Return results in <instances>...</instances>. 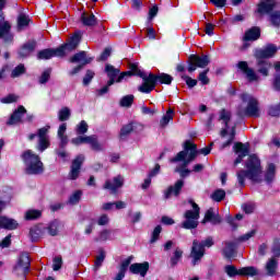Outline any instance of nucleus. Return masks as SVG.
<instances>
[{
    "instance_id": "0eeeda50",
    "label": "nucleus",
    "mask_w": 280,
    "mask_h": 280,
    "mask_svg": "<svg viewBox=\"0 0 280 280\" xmlns=\"http://www.w3.org/2000/svg\"><path fill=\"white\" fill-rule=\"evenodd\" d=\"M192 210H187L184 213L185 221L182 222V229H198V220H200V207L191 201Z\"/></svg>"
},
{
    "instance_id": "c9c22d12",
    "label": "nucleus",
    "mask_w": 280,
    "mask_h": 280,
    "mask_svg": "<svg viewBox=\"0 0 280 280\" xmlns=\"http://www.w3.org/2000/svg\"><path fill=\"white\" fill-rule=\"evenodd\" d=\"M276 175H277V166L272 163L268 164L265 173L266 183H272V180H275Z\"/></svg>"
},
{
    "instance_id": "72a5a7b5",
    "label": "nucleus",
    "mask_w": 280,
    "mask_h": 280,
    "mask_svg": "<svg viewBox=\"0 0 280 280\" xmlns=\"http://www.w3.org/2000/svg\"><path fill=\"white\" fill-rule=\"evenodd\" d=\"M18 32H23L30 23H32V20L30 19V15H25L24 13H20L18 16Z\"/></svg>"
},
{
    "instance_id": "6ab92c4d",
    "label": "nucleus",
    "mask_w": 280,
    "mask_h": 280,
    "mask_svg": "<svg viewBox=\"0 0 280 280\" xmlns=\"http://www.w3.org/2000/svg\"><path fill=\"white\" fill-rule=\"evenodd\" d=\"M27 113V109L23 105L19 106L18 109L11 115L7 126H16V124H21L23 121V115Z\"/></svg>"
},
{
    "instance_id": "6e6552de",
    "label": "nucleus",
    "mask_w": 280,
    "mask_h": 280,
    "mask_svg": "<svg viewBox=\"0 0 280 280\" xmlns=\"http://www.w3.org/2000/svg\"><path fill=\"white\" fill-rule=\"evenodd\" d=\"M48 132H49V130L47 128L43 127L37 130V135L31 133L28 136L30 141H34V139H36V137L38 138L37 145H36V150H38V152H45L47 150V148H49V145L51 144L49 142Z\"/></svg>"
},
{
    "instance_id": "5701e85b",
    "label": "nucleus",
    "mask_w": 280,
    "mask_h": 280,
    "mask_svg": "<svg viewBox=\"0 0 280 280\" xmlns=\"http://www.w3.org/2000/svg\"><path fill=\"white\" fill-rule=\"evenodd\" d=\"M277 5L275 0H262L258 4V13L259 14H270Z\"/></svg>"
},
{
    "instance_id": "412c9836",
    "label": "nucleus",
    "mask_w": 280,
    "mask_h": 280,
    "mask_svg": "<svg viewBox=\"0 0 280 280\" xmlns=\"http://www.w3.org/2000/svg\"><path fill=\"white\" fill-rule=\"evenodd\" d=\"M277 54V46L270 44L265 49L257 50L255 56L257 59L266 60V58H272Z\"/></svg>"
},
{
    "instance_id": "3c124183",
    "label": "nucleus",
    "mask_w": 280,
    "mask_h": 280,
    "mask_svg": "<svg viewBox=\"0 0 280 280\" xmlns=\"http://www.w3.org/2000/svg\"><path fill=\"white\" fill-rule=\"evenodd\" d=\"M90 141H91V136H79L72 139L71 143H73V145H82V143H90Z\"/></svg>"
},
{
    "instance_id": "680f3d73",
    "label": "nucleus",
    "mask_w": 280,
    "mask_h": 280,
    "mask_svg": "<svg viewBox=\"0 0 280 280\" xmlns=\"http://www.w3.org/2000/svg\"><path fill=\"white\" fill-rule=\"evenodd\" d=\"M60 268H62V256H56L52 259V270L58 271L60 270Z\"/></svg>"
},
{
    "instance_id": "4d7b16f0",
    "label": "nucleus",
    "mask_w": 280,
    "mask_h": 280,
    "mask_svg": "<svg viewBox=\"0 0 280 280\" xmlns=\"http://www.w3.org/2000/svg\"><path fill=\"white\" fill-rule=\"evenodd\" d=\"M268 115L270 117H279V115H280V104L269 106Z\"/></svg>"
},
{
    "instance_id": "79ce46f5",
    "label": "nucleus",
    "mask_w": 280,
    "mask_h": 280,
    "mask_svg": "<svg viewBox=\"0 0 280 280\" xmlns=\"http://www.w3.org/2000/svg\"><path fill=\"white\" fill-rule=\"evenodd\" d=\"M210 198L214 202H222V200L226 198V191H224V189H217L211 194Z\"/></svg>"
},
{
    "instance_id": "a878e982",
    "label": "nucleus",
    "mask_w": 280,
    "mask_h": 280,
    "mask_svg": "<svg viewBox=\"0 0 280 280\" xmlns=\"http://www.w3.org/2000/svg\"><path fill=\"white\" fill-rule=\"evenodd\" d=\"M0 229H5L7 231H14V229H19V222L8 217H0Z\"/></svg>"
},
{
    "instance_id": "603ef678",
    "label": "nucleus",
    "mask_w": 280,
    "mask_h": 280,
    "mask_svg": "<svg viewBox=\"0 0 280 280\" xmlns=\"http://www.w3.org/2000/svg\"><path fill=\"white\" fill-rule=\"evenodd\" d=\"M82 199V190L74 191L69 198V205H78Z\"/></svg>"
},
{
    "instance_id": "de8ad7c7",
    "label": "nucleus",
    "mask_w": 280,
    "mask_h": 280,
    "mask_svg": "<svg viewBox=\"0 0 280 280\" xmlns=\"http://www.w3.org/2000/svg\"><path fill=\"white\" fill-rule=\"evenodd\" d=\"M25 71H27L25 65L20 63L12 70L11 78H20V75L25 74Z\"/></svg>"
},
{
    "instance_id": "a18cd8bd",
    "label": "nucleus",
    "mask_w": 280,
    "mask_h": 280,
    "mask_svg": "<svg viewBox=\"0 0 280 280\" xmlns=\"http://www.w3.org/2000/svg\"><path fill=\"white\" fill-rule=\"evenodd\" d=\"M42 215L43 213L39 210H28L25 212L24 219L27 221L38 220Z\"/></svg>"
},
{
    "instance_id": "473e14b6",
    "label": "nucleus",
    "mask_w": 280,
    "mask_h": 280,
    "mask_svg": "<svg viewBox=\"0 0 280 280\" xmlns=\"http://www.w3.org/2000/svg\"><path fill=\"white\" fill-rule=\"evenodd\" d=\"M131 261L132 257H129L121 262L119 271L114 280H124V277H126V272L128 271V267L130 266Z\"/></svg>"
},
{
    "instance_id": "69168bd1",
    "label": "nucleus",
    "mask_w": 280,
    "mask_h": 280,
    "mask_svg": "<svg viewBox=\"0 0 280 280\" xmlns=\"http://www.w3.org/2000/svg\"><path fill=\"white\" fill-rule=\"evenodd\" d=\"M163 231V228L161 225H158L153 232L151 237V244H154L159 240V235H161V232Z\"/></svg>"
},
{
    "instance_id": "a19ab883",
    "label": "nucleus",
    "mask_w": 280,
    "mask_h": 280,
    "mask_svg": "<svg viewBox=\"0 0 280 280\" xmlns=\"http://www.w3.org/2000/svg\"><path fill=\"white\" fill-rule=\"evenodd\" d=\"M172 119H174V109L168 108L166 114L160 120V126L162 128H165V126H167V124H170L172 121Z\"/></svg>"
},
{
    "instance_id": "f257e3e1",
    "label": "nucleus",
    "mask_w": 280,
    "mask_h": 280,
    "mask_svg": "<svg viewBox=\"0 0 280 280\" xmlns=\"http://www.w3.org/2000/svg\"><path fill=\"white\" fill-rule=\"evenodd\" d=\"M246 171L241 170L236 173L238 185L244 187L246 185V178L252 183H262L264 168L261 167V160L255 154L248 156L245 163Z\"/></svg>"
},
{
    "instance_id": "9b49d317",
    "label": "nucleus",
    "mask_w": 280,
    "mask_h": 280,
    "mask_svg": "<svg viewBox=\"0 0 280 280\" xmlns=\"http://www.w3.org/2000/svg\"><path fill=\"white\" fill-rule=\"evenodd\" d=\"M11 31L12 24L5 21V16L0 15V38H2L4 43H12V40H14Z\"/></svg>"
},
{
    "instance_id": "49530a36",
    "label": "nucleus",
    "mask_w": 280,
    "mask_h": 280,
    "mask_svg": "<svg viewBox=\"0 0 280 280\" xmlns=\"http://www.w3.org/2000/svg\"><path fill=\"white\" fill-rule=\"evenodd\" d=\"M70 117H71V109H69V107H63L58 113L59 121H68Z\"/></svg>"
},
{
    "instance_id": "13d9d810",
    "label": "nucleus",
    "mask_w": 280,
    "mask_h": 280,
    "mask_svg": "<svg viewBox=\"0 0 280 280\" xmlns=\"http://www.w3.org/2000/svg\"><path fill=\"white\" fill-rule=\"evenodd\" d=\"M49 78H51V69L45 70L39 77V84H47L49 82Z\"/></svg>"
},
{
    "instance_id": "052dcab7",
    "label": "nucleus",
    "mask_w": 280,
    "mask_h": 280,
    "mask_svg": "<svg viewBox=\"0 0 280 280\" xmlns=\"http://www.w3.org/2000/svg\"><path fill=\"white\" fill-rule=\"evenodd\" d=\"M132 130H133L132 124L125 125L120 129V139H124L125 137H128V135H130V132H132Z\"/></svg>"
},
{
    "instance_id": "ddd939ff",
    "label": "nucleus",
    "mask_w": 280,
    "mask_h": 280,
    "mask_svg": "<svg viewBox=\"0 0 280 280\" xmlns=\"http://www.w3.org/2000/svg\"><path fill=\"white\" fill-rule=\"evenodd\" d=\"M84 159V155L80 154L72 161L69 173L70 180H77V178L80 176V170H82Z\"/></svg>"
},
{
    "instance_id": "ea45409f",
    "label": "nucleus",
    "mask_w": 280,
    "mask_h": 280,
    "mask_svg": "<svg viewBox=\"0 0 280 280\" xmlns=\"http://www.w3.org/2000/svg\"><path fill=\"white\" fill-rule=\"evenodd\" d=\"M30 237L32 240V242H38L39 237H43V230L40 229V226L35 225L33 228L30 229Z\"/></svg>"
},
{
    "instance_id": "423d86ee",
    "label": "nucleus",
    "mask_w": 280,
    "mask_h": 280,
    "mask_svg": "<svg viewBox=\"0 0 280 280\" xmlns=\"http://www.w3.org/2000/svg\"><path fill=\"white\" fill-rule=\"evenodd\" d=\"M255 236V230L240 236L238 238H236L235 241H225L224 247L222 249V253L224 255V257H226V259H231L232 257H235V250H237V244H240V242H248V240H250V237Z\"/></svg>"
},
{
    "instance_id": "c756f323",
    "label": "nucleus",
    "mask_w": 280,
    "mask_h": 280,
    "mask_svg": "<svg viewBox=\"0 0 280 280\" xmlns=\"http://www.w3.org/2000/svg\"><path fill=\"white\" fill-rule=\"evenodd\" d=\"M197 149L198 147L191 143V141L185 142L184 151L188 152V160L190 162L196 161V156L199 154Z\"/></svg>"
},
{
    "instance_id": "e2e57ef3",
    "label": "nucleus",
    "mask_w": 280,
    "mask_h": 280,
    "mask_svg": "<svg viewBox=\"0 0 280 280\" xmlns=\"http://www.w3.org/2000/svg\"><path fill=\"white\" fill-rule=\"evenodd\" d=\"M93 78H95V72H93V70H88L85 73V77L83 78L84 86H89V84H91V80H93Z\"/></svg>"
},
{
    "instance_id": "b1692460",
    "label": "nucleus",
    "mask_w": 280,
    "mask_h": 280,
    "mask_svg": "<svg viewBox=\"0 0 280 280\" xmlns=\"http://www.w3.org/2000/svg\"><path fill=\"white\" fill-rule=\"evenodd\" d=\"M189 60H191L192 65H196L199 69H205V67H209V62H211V59L207 55H190Z\"/></svg>"
},
{
    "instance_id": "09e8293b",
    "label": "nucleus",
    "mask_w": 280,
    "mask_h": 280,
    "mask_svg": "<svg viewBox=\"0 0 280 280\" xmlns=\"http://www.w3.org/2000/svg\"><path fill=\"white\" fill-rule=\"evenodd\" d=\"M269 21L273 27H279L280 26V11H275L270 13L269 15Z\"/></svg>"
},
{
    "instance_id": "864d4df0",
    "label": "nucleus",
    "mask_w": 280,
    "mask_h": 280,
    "mask_svg": "<svg viewBox=\"0 0 280 280\" xmlns=\"http://www.w3.org/2000/svg\"><path fill=\"white\" fill-rule=\"evenodd\" d=\"M224 272H226L230 277H237V275L240 276V269L233 265H226L224 267Z\"/></svg>"
},
{
    "instance_id": "7c9ffc66",
    "label": "nucleus",
    "mask_w": 280,
    "mask_h": 280,
    "mask_svg": "<svg viewBox=\"0 0 280 280\" xmlns=\"http://www.w3.org/2000/svg\"><path fill=\"white\" fill-rule=\"evenodd\" d=\"M81 23L86 27H94V25H97V19L93 13L84 12L81 15Z\"/></svg>"
},
{
    "instance_id": "8fccbe9b",
    "label": "nucleus",
    "mask_w": 280,
    "mask_h": 280,
    "mask_svg": "<svg viewBox=\"0 0 280 280\" xmlns=\"http://www.w3.org/2000/svg\"><path fill=\"white\" fill-rule=\"evenodd\" d=\"M60 226V222H58V220L52 221L49 225H48V233L49 235H51L52 237L58 235V229Z\"/></svg>"
},
{
    "instance_id": "37998d69",
    "label": "nucleus",
    "mask_w": 280,
    "mask_h": 280,
    "mask_svg": "<svg viewBox=\"0 0 280 280\" xmlns=\"http://www.w3.org/2000/svg\"><path fill=\"white\" fill-rule=\"evenodd\" d=\"M234 152L243 156H248V147L242 142H236L234 144Z\"/></svg>"
},
{
    "instance_id": "774afa93",
    "label": "nucleus",
    "mask_w": 280,
    "mask_h": 280,
    "mask_svg": "<svg viewBox=\"0 0 280 280\" xmlns=\"http://www.w3.org/2000/svg\"><path fill=\"white\" fill-rule=\"evenodd\" d=\"M272 253H273L275 257L280 256V242L277 238L273 242Z\"/></svg>"
},
{
    "instance_id": "f3484780",
    "label": "nucleus",
    "mask_w": 280,
    "mask_h": 280,
    "mask_svg": "<svg viewBox=\"0 0 280 280\" xmlns=\"http://www.w3.org/2000/svg\"><path fill=\"white\" fill-rule=\"evenodd\" d=\"M237 69L246 74V78L249 82H257V80H259V77L257 73H255V70L248 67V62L240 61L237 63Z\"/></svg>"
},
{
    "instance_id": "a211bd4d",
    "label": "nucleus",
    "mask_w": 280,
    "mask_h": 280,
    "mask_svg": "<svg viewBox=\"0 0 280 280\" xmlns=\"http://www.w3.org/2000/svg\"><path fill=\"white\" fill-rule=\"evenodd\" d=\"M148 270H150V262H136L130 265L129 271L132 275H140V277H145L148 275Z\"/></svg>"
},
{
    "instance_id": "dca6fc26",
    "label": "nucleus",
    "mask_w": 280,
    "mask_h": 280,
    "mask_svg": "<svg viewBox=\"0 0 280 280\" xmlns=\"http://www.w3.org/2000/svg\"><path fill=\"white\" fill-rule=\"evenodd\" d=\"M120 187H124V177L121 175L114 177L113 182L107 179L103 186V188L108 189L110 194H117V189H120Z\"/></svg>"
},
{
    "instance_id": "aec40b11",
    "label": "nucleus",
    "mask_w": 280,
    "mask_h": 280,
    "mask_svg": "<svg viewBox=\"0 0 280 280\" xmlns=\"http://www.w3.org/2000/svg\"><path fill=\"white\" fill-rule=\"evenodd\" d=\"M184 186H185V182L183 179H178L174 184V186H170L167 188V190L164 194V198L167 200V199L172 198V196H179L180 190L183 189Z\"/></svg>"
},
{
    "instance_id": "9d476101",
    "label": "nucleus",
    "mask_w": 280,
    "mask_h": 280,
    "mask_svg": "<svg viewBox=\"0 0 280 280\" xmlns=\"http://www.w3.org/2000/svg\"><path fill=\"white\" fill-rule=\"evenodd\" d=\"M105 71L107 73V77L109 78V80L107 81L108 86H113V84H115V82H121L124 80V78H126V75H135V72L132 70L129 72H122L119 75V69H116L112 65H106ZM117 75H119V77L117 78Z\"/></svg>"
},
{
    "instance_id": "338daca9",
    "label": "nucleus",
    "mask_w": 280,
    "mask_h": 280,
    "mask_svg": "<svg viewBox=\"0 0 280 280\" xmlns=\"http://www.w3.org/2000/svg\"><path fill=\"white\" fill-rule=\"evenodd\" d=\"M233 141H235V126L232 127V130L230 132V138L226 142L222 144V148H229V145H231Z\"/></svg>"
},
{
    "instance_id": "4468645a",
    "label": "nucleus",
    "mask_w": 280,
    "mask_h": 280,
    "mask_svg": "<svg viewBox=\"0 0 280 280\" xmlns=\"http://www.w3.org/2000/svg\"><path fill=\"white\" fill-rule=\"evenodd\" d=\"M62 54H63V50L62 48H48V49H44V50H40L38 54H37V58L38 60H50V58H62Z\"/></svg>"
},
{
    "instance_id": "f03ea898",
    "label": "nucleus",
    "mask_w": 280,
    "mask_h": 280,
    "mask_svg": "<svg viewBox=\"0 0 280 280\" xmlns=\"http://www.w3.org/2000/svg\"><path fill=\"white\" fill-rule=\"evenodd\" d=\"M129 69L133 74L143 80V83L138 88L140 93H152V91L156 89V81L161 82V84H172L174 80V78L167 73H162L160 75L150 73L149 75H145V73L139 69L137 63H129Z\"/></svg>"
},
{
    "instance_id": "2eb2a0df",
    "label": "nucleus",
    "mask_w": 280,
    "mask_h": 280,
    "mask_svg": "<svg viewBox=\"0 0 280 280\" xmlns=\"http://www.w3.org/2000/svg\"><path fill=\"white\" fill-rule=\"evenodd\" d=\"M231 117H232V114L229 109L223 108L219 112V121H223L225 126V128L221 129L220 131V136L222 138L229 135V124L231 122Z\"/></svg>"
},
{
    "instance_id": "20e7f679",
    "label": "nucleus",
    "mask_w": 280,
    "mask_h": 280,
    "mask_svg": "<svg viewBox=\"0 0 280 280\" xmlns=\"http://www.w3.org/2000/svg\"><path fill=\"white\" fill-rule=\"evenodd\" d=\"M22 159L26 165V174L38 175L45 172V165L40 161V156L32 150L25 151Z\"/></svg>"
},
{
    "instance_id": "bb28decb",
    "label": "nucleus",
    "mask_w": 280,
    "mask_h": 280,
    "mask_svg": "<svg viewBox=\"0 0 280 280\" xmlns=\"http://www.w3.org/2000/svg\"><path fill=\"white\" fill-rule=\"evenodd\" d=\"M187 154H188L187 151L178 152L175 158L171 159V163H180V161H182L183 163L180 165H178L177 167L187 168L189 163H191V160L187 159Z\"/></svg>"
},
{
    "instance_id": "393cba45",
    "label": "nucleus",
    "mask_w": 280,
    "mask_h": 280,
    "mask_svg": "<svg viewBox=\"0 0 280 280\" xmlns=\"http://www.w3.org/2000/svg\"><path fill=\"white\" fill-rule=\"evenodd\" d=\"M69 62L72 63H79V65H83V67H86V65H91V62H93V58H86V51H80L75 55H73Z\"/></svg>"
},
{
    "instance_id": "0e129e2a",
    "label": "nucleus",
    "mask_w": 280,
    "mask_h": 280,
    "mask_svg": "<svg viewBox=\"0 0 280 280\" xmlns=\"http://www.w3.org/2000/svg\"><path fill=\"white\" fill-rule=\"evenodd\" d=\"M207 73H209V69H206L205 71L199 73L198 80L201 82V84H209L210 80L209 77H207Z\"/></svg>"
},
{
    "instance_id": "6e6d98bb",
    "label": "nucleus",
    "mask_w": 280,
    "mask_h": 280,
    "mask_svg": "<svg viewBox=\"0 0 280 280\" xmlns=\"http://www.w3.org/2000/svg\"><path fill=\"white\" fill-rule=\"evenodd\" d=\"M86 132H89V124H86V121L82 120L77 126V135H86Z\"/></svg>"
},
{
    "instance_id": "bf43d9fd",
    "label": "nucleus",
    "mask_w": 280,
    "mask_h": 280,
    "mask_svg": "<svg viewBox=\"0 0 280 280\" xmlns=\"http://www.w3.org/2000/svg\"><path fill=\"white\" fill-rule=\"evenodd\" d=\"M182 80H185L188 89H194V86H196L198 84V80L191 79L187 74H182Z\"/></svg>"
},
{
    "instance_id": "58836bf2",
    "label": "nucleus",
    "mask_w": 280,
    "mask_h": 280,
    "mask_svg": "<svg viewBox=\"0 0 280 280\" xmlns=\"http://www.w3.org/2000/svg\"><path fill=\"white\" fill-rule=\"evenodd\" d=\"M180 259H183V249H180V247H176L175 250L173 252V256L171 257L172 268L177 266Z\"/></svg>"
},
{
    "instance_id": "e433bc0d",
    "label": "nucleus",
    "mask_w": 280,
    "mask_h": 280,
    "mask_svg": "<svg viewBox=\"0 0 280 280\" xmlns=\"http://www.w3.org/2000/svg\"><path fill=\"white\" fill-rule=\"evenodd\" d=\"M104 259H106V250L103 248L98 249V255H96L95 261H94V270L97 272L100 268H102V264H104Z\"/></svg>"
},
{
    "instance_id": "f8f14e48",
    "label": "nucleus",
    "mask_w": 280,
    "mask_h": 280,
    "mask_svg": "<svg viewBox=\"0 0 280 280\" xmlns=\"http://www.w3.org/2000/svg\"><path fill=\"white\" fill-rule=\"evenodd\" d=\"M82 40V35L80 33H75L70 37V39L65 44L58 47L59 49H62V58L67 56V51H74V49H78V45H80V42Z\"/></svg>"
},
{
    "instance_id": "cd10ccee",
    "label": "nucleus",
    "mask_w": 280,
    "mask_h": 280,
    "mask_svg": "<svg viewBox=\"0 0 280 280\" xmlns=\"http://www.w3.org/2000/svg\"><path fill=\"white\" fill-rule=\"evenodd\" d=\"M36 49V40H28L27 43H25L19 54L21 58H27V56H30L31 54H33V51Z\"/></svg>"
},
{
    "instance_id": "1a4fd4ad",
    "label": "nucleus",
    "mask_w": 280,
    "mask_h": 280,
    "mask_svg": "<svg viewBox=\"0 0 280 280\" xmlns=\"http://www.w3.org/2000/svg\"><path fill=\"white\" fill-rule=\"evenodd\" d=\"M30 266H31L30 254L22 253L19 257L18 264L13 268V272H15L18 277H25V275L30 272Z\"/></svg>"
},
{
    "instance_id": "39448f33",
    "label": "nucleus",
    "mask_w": 280,
    "mask_h": 280,
    "mask_svg": "<svg viewBox=\"0 0 280 280\" xmlns=\"http://www.w3.org/2000/svg\"><path fill=\"white\" fill-rule=\"evenodd\" d=\"M213 244V237L211 236L202 242H199L198 240L192 241L190 257L192 258L194 266H196V264H198V261L205 257V248H211Z\"/></svg>"
},
{
    "instance_id": "f704fd0d",
    "label": "nucleus",
    "mask_w": 280,
    "mask_h": 280,
    "mask_svg": "<svg viewBox=\"0 0 280 280\" xmlns=\"http://www.w3.org/2000/svg\"><path fill=\"white\" fill-rule=\"evenodd\" d=\"M259 269L254 266L243 267L240 269V277H257Z\"/></svg>"
},
{
    "instance_id": "7ed1b4c3",
    "label": "nucleus",
    "mask_w": 280,
    "mask_h": 280,
    "mask_svg": "<svg viewBox=\"0 0 280 280\" xmlns=\"http://www.w3.org/2000/svg\"><path fill=\"white\" fill-rule=\"evenodd\" d=\"M241 100L247 105L246 107H237L236 115L238 117H260L261 113L259 109V101L256 97L250 94L244 93L241 95Z\"/></svg>"
},
{
    "instance_id": "c85d7f7f",
    "label": "nucleus",
    "mask_w": 280,
    "mask_h": 280,
    "mask_svg": "<svg viewBox=\"0 0 280 280\" xmlns=\"http://www.w3.org/2000/svg\"><path fill=\"white\" fill-rule=\"evenodd\" d=\"M258 73L268 78L270 69H272V63L266 59H257Z\"/></svg>"
},
{
    "instance_id": "c03bdc74",
    "label": "nucleus",
    "mask_w": 280,
    "mask_h": 280,
    "mask_svg": "<svg viewBox=\"0 0 280 280\" xmlns=\"http://www.w3.org/2000/svg\"><path fill=\"white\" fill-rule=\"evenodd\" d=\"M135 102V95L132 94H129V95H126L124 96L119 104L122 108H130V106H132V103Z\"/></svg>"
},
{
    "instance_id": "2f4dec72",
    "label": "nucleus",
    "mask_w": 280,
    "mask_h": 280,
    "mask_svg": "<svg viewBox=\"0 0 280 280\" xmlns=\"http://www.w3.org/2000/svg\"><path fill=\"white\" fill-rule=\"evenodd\" d=\"M279 266V262L277 261V259L275 257L270 258L266 266H265V270L268 275V277H275V275H277V268Z\"/></svg>"
},
{
    "instance_id": "4c0bfd02",
    "label": "nucleus",
    "mask_w": 280,
    "mask_h": 280,
    "mask_svg": "<svg viewBox=\"0 0 280 280\" xmlns=\"http://www.w3.org/2000/svg\"><path fill=\"white\" fill-rule=\"evenodd\" d=\"M89 144L91 145V150H93L94 152L104 151V147L102 145V143H100V140H97V136L95 135L91 136Z\"/></svg>"
},
{
    "instance_id": "4be33fe9",
    "label": "nucleus",
    "mask_w": 280,
    "mask_h": 280,
    "mask_svg": "<svg viewBox=\"0 0 280 280\" xmlns=\"http://www.w3.org/2000/svg\"><path fill=\"white\" fill-rule=\"evenodd\" d=\"M260 37H261V28H259V26H253L252 28L245 32L243 40L245 43H248L249 40L250 42L259 40Z\"/></svg>"
},
{
    "instance_id": "5fc2aeb1",
    "label": "nucleus",
    "mask_w": 280,
    "mask_h": 280,
    "mask_svg": "<svg viewBox=\"0 0 280 280\" xmlns=\"http://www.w3.org/2000/svg\"><path fill=\"white\" fill-rule=\"evenodd\" d=\"M14 102H19V95L16 94H8L1 98L2 104H14Z\"/></svg>"
}]
</instances>
